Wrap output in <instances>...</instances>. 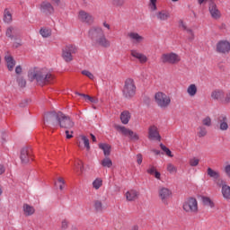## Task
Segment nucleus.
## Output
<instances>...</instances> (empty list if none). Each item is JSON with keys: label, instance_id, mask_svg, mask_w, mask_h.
Wrapping results in <instances>:
<instances>
[{"label": "nucleus", "instance_id": "obj_1", "mask_svg": "<svg viewBox=\"0 0 230 230\" xmlns=\"http://www.w3.org/2000/svg\"><path fill=\"white\" fill-rule=\"evenodd\" d=\"M44 119L52 127H60V128H65L66 130H71L75 127V122L71 119V117L60 111L47 113Z\"/></svg>", "mask_w": 230, "mask_h": 230}, {"label": "nucleus", "instance_id": "obj_2", "mask_svg": "<svg viewBox=\"0 0 230 230\" xmlns=\"http://www.w3.org/2000/svg\"><path fill=\"white\" fill-rule=\"evenodd\" d=\"M28 78L30 82H37L38 85H48V84H52L55 80V75L48 68H31L28 72Z\"/></svg>", "mask_w": 230, "mask_h": 230}, {"label": "nucleus", "instance_id": "obj_3", "mask_svg": "<svg viewBox=\"0 0 230 230\" xmlns=\"http://www.w3.org/2000/svg\"><path fill=\"white\" fill-rule=\"evenodd\" d=\"M88 37L94 46L101 48H111V40L105 36V31L100 26H93L88 31Z\"/></svg>", "mask_w": 230, "mask_h": 230}, {"label": "nucleus", "instance_id": "obj_4", "mask_svg": "<svg viewBox=\"0 0 230 230\" xmlns=\"http://www.w3.org/2000/svg\"><path fill=\"white\" fill-rule=\"evenodd\" d=\"M182 209L188 215H197L199 213V200L195 197L187 198L182 203Z\"/></svg>", "mask_w": 230, "mask_h": 230}, {"label": "nucleus", "instance_id": "obj_5", "mask_svg": "<svg viewBox=\"0 0 230 230\" xmlns=\"http://www.w3.org/2000/svg\"><path fill=\"white\" fill-rule=\"evenodd\" d=\"M136 83L134 82V79L132 78H128L124 82V86L122 89V94L123 97L126 98L127 100H131V98H134L136 96Z\"/></svg>", "mask_w": 230, "mask_h": 230}, {"label": "nucleus", "instance_id": "obj_6", "mask_svg": "<svg viewBox=\"0 0 230 230\" xmlns=\"http://www.w3.org/2000/svg\"><path fill=\"white\" fill-rule=\"evenodd\" d=\"M154 98L155 103L160 109H168V107H170L172 104V97L163 92L155 93Z\"/></svg>", "mask_w": 230, "mask_h": 230}, {"label": "nucleus", "instance_id": "obj_7", "mask_svg": "<svg viewBox=\"0 0 230 230\" xmlns=\"http://www.w3.org/2000/svg\"><path fill=\"white\" fill-rule=\"evenodd\" d=\"M210 97L216 102H220L222 105H229L230 103V91L225 92L222 89H216L211 92Z\"/></svg>", "mask_w": 230, "mask_h": 230}, {"label": "nucleus", "instance_id": "obj_8", "mask_svg": "<svg viewBox=\"0 0 230 230\" xmlns=\"http://www.w3.org/2000/svg\"><path fill=\"white\" fill-rule=\"evenodd\" d=\"M160 60L162 64H170L171 66H175L181 62V56L175 52H167L162 54Z\"/></svg>", "mask_w": 230, "mask_h": 230}, {"label": "nucleus", "instance_id": "obj_9", "mask_svg": "<svg viewBox=\"0 0 230 230\" xmlns=\"http://www.w3.org/2000/svg\"><path fill=\"white\" fill-rule=\"evenodd\" d=\"M216 51L219 55H229L230 41L228 40H220L216 44Z\"/></svg>", "mask_w": 230, "mask_h": 230}, {"label": "nucleus", "instance_id": "obj_10", "mask_svg": "<svg viewBox=\"0 0 230 230\" xmlns=\"http://www.w3.org/2000/svg\"><path fill=\"white\" fill-rule=\"evenodd\" d=\"M117 130L118 132L122 134V136H126V137H128L130 141H139V135L133 130L125 128V126H117Z\"/></svg>", "mask_w": 230, "mask_h": 230}, {"label": "nucleus", "instance_id": "obj_11", "mask_svg": "<svg viewBox=\"0 0 230 230\" xmlns=\"http://www.w3.org/2000/svg\"><path fill=\"white\" fill-rule=\"evenodd\" d=\"M208 13L213 21H220L222 19V12L215 2L208 4Z\"/></svg>", "mask_w": 230, "mask_h": 230}, {"label": "nucleus", "instance_id": "obj_12", "mask_svg": "<svg viewBox=\"0 0 230 230\" xmlns=\"http://www.w3.org/2000/svg\"><path fill=\"white\" fill-rule=\"evenodd\" d=\"M76 53V47L73 45H67L62 49V58L65 62H72L73 54Z\"/></svg>", "mask_w": 230, "mask_h": 230}, {"label": "nucleus", "instance_id": "obj_13", "mask_svg": "<svg viewBox=\"0 0 230 230\" xmlns=\"http://www.w3.org/2000/svg\"><path fill=\"white\" fill-rule=\"evenodd\" d=\"M154 17L158 22H167L172 19V13L166 9L158 10L155 13Z\"/></svg>", "mask_w": 230, "mask_h": 230}, {"label": "nucleus", "instance_id": "obj_14", "mask_svg": "<svg viewBox=\"0 0 230 230\" xmlns=\"http://www.w3.org/2000/svg\"><path fill=\"white\" fill-rule=\"evenodd\" d=\"M77 19L80 22H84V24H93V22H94V17H93V14L84 10L78 12Z\"/></svg>", "mask_w": 230, "mask_h": 230}, {"label": "nucleus", "instance_id": "obj_15", "mask_svg": "<svg viewBox=\"0 0 230 230\" xmlns=\"http://www.w3.org/2000/svg\"><path fill=\"white\" fill-rule=\"evenodd\" d=\"M127 37L135 46H139V44H143L145 42V37L137 31L128 32Z\"/></svg>", "mask_w": 230, "mask_h": 230}, {"label": "nucleus", "instance_id": "obj_16", "mask_svg": "<svg viewBox=\"0 0 230 230\" xmlns=\"http://www.w3.org/2000/svg\"><path fill=\"white\" fill-rule=\"evenodd\" d=\"M179 28L187 33V39L190 42H193V40H195V32H193L191 28L188 27L184 21H179Z\"/></svg>", "mask_w": 230, "mask_h": 230}, {"label": "nucleus", "instance_id": "obj_17", "mask_svg": "<svg viewBox=\"0 0 230 230\" xmlns=\"http://www.w3.org/2000/svg\"><path fill=\"white\" fill-rule=\"evenodd\" d=\"M217 186H219L221 189V193L226 199V200H230V187L227 185V182H226L224 180L219 179L217 181Z\"/></svg>", "mask_w": 230, "mask_h": 230}, {"label": "nucleus", "instance_id": "obj_18", "mask_svg": "<svg viewBox=\"0 0 230 230\" xmlns=\"http://www.w3.org/2000/svg\"><path fill=\"white\" fill-rule=\"evenodd\" d=\"M31 149L28 147H23L21 150L20 159L23 164H27L29 161H33V157L31 156Z\"/></svg>", "mask_w": 230, "mask_h": 230}, {"label": "nucleus", "instance_id": "obj_19", "mask_svg": "<svg viewBox=\"0 0 230 230\" xmlns=\"http://www.w3.org/2000/svg\"><path fill=\"white\" fill-rule=\"evenodd\" d=\"M158 195L164 204H168V199L172 197V191L166 187H160Z\"/></svg>", "mask_w": 230, "mask_h": 230}, {"label": "nucleus", "instance_id": "obj_20", "mask_svg": "<svg viewBox=\"0 0 230 230\" xmlns=\"http://www.w3.org/2000/svg\"><path fill=\"white\" fill-rule=\"evenodd\" d=\"M40 10L41 13H45V15H52L55 13V7L49 2H42L40 5Z\"/></svg>", "mask_w": 230, "mask_h": 230}, {"label": "nucleus", "instance_id": "obj_21", "mask_svg": "<svg viewBox=\"0 0 230 230\" xmlns=\"http://www.w3.org/2000/svg\"><path fill=\"white\" fill-rule=\"evenodd\" d=\"M130 55L133 58H137L140 64H146L148 62V57L137 50H131Z\"/></svg>", "mask_w": 230, "mask_h": 230}, {"label": "nucleus", "instance_id": "obj_22", "mask_svg": "<svg viewBox=\"0 0 230 230\" xmlns=\"http://www.w3.org/2000/svg\"><path fill=\"white\" fill-rule=\"evenodd\" d=\"M4 62H5V66H6L7 69H8V71H13L17 62L10 55V53L5 54V56H4Z\"/></svg>", "mask_w": 230, "mask_h": 230}, {"label": "nucleus", "instance_id": "obj_23", "mask_svg": "<svg viewBox=\"0 0 230 230\" xmlns=\"http://www.w3.org/2000/svg\"><path fill=\"white\" fill-rule=\"evenodd\" d=\"M148 138L149 139H156L157 141H161V136L159 135V131L157 130V127L150 126L148 128Z\"/></svg>", "mask_w": 230, "mask_h": 230}, {"label": "nucleus", "instance_id": "obj_24", "mask_svg": "<svg viewBox=\"0 0 230 230\" xmlns=\"http://www.w3.org/2000/svg\"><path fill=\"white\" fill-rule=\"evenodd\" d=\"M217 121L219 123L220 130H227L229 128V125L227 124V117L226 115H220L217 118Z\"/></svg>", "mask_w": 230, "mask_h": 230}, {"label": "nucleus", "instance_id": "obj_25", "mask_svg": "<svg viewBox=\"0 0 230 230\" xmlns=\"http://www.w3.org/2000/svg\"><path fill=\"white\" fill-rule=\"evenodd\" d=\"M125 197L128 202H134L139 197V192L136 190H130L126 192Z\"/></svg>", "mask_w": 230, "mask_h": 230}, {"label": "nucleus", "instance_id": "obj_26", "mask_svg": "<svg viewBox=\"0 0 230 230\" xmlns=\"http://www.w3.org/2000/svg\"><path fill=\"white\" fill-rule=\"evenodd\" d=\"M199 92V88L197 87V84H190L188 87H187V94L190 97V98H194V96H197V93Z\"/></svg>", "mask_w": 230, "mask_h": 230}, {"label": "nucleus", "instance_id": "obj_27", "mask_svg": "<svg viewBox=\"0 0 230 230\" xmlns=\"http://www.w3.org/2000/svg\"><path fill=\"white\" fill-rule=\"evenodd\" d=\"M120 121L123 125H128L130 121V112L128 111H124L120 113Z\"/></svg>", "mask_w": 230, "mask_h": 230}, {"label": "nucleus", "instance_id": "obj_28", "mask_svg": "<svg viewBox=\"0 0 230 230\" xmlns=\"http://www.w3.org/2000/svg\"><path fill=\"white\" fill-rule=\"evenodd\" d=\"M201 202L203 206H206L207 208H210L211 209L215 208V202L209 197H206V196L201 197Z\"/></svg>", "mask_w": 230, "mask_h": 230}, {"label": "nucleus", "instance_id": "obj_29", "mask_svg": "<svg viewBox=\"0 0 230 230\" xmlns=\"http://www.w3.org/2000/svg\"><path fill=\"white\" fill-rule=\"evenodd\" d=\"M40 35H41V37H43V39H49V37H51V35H52L51 28L42 27L40 30Z\"/></svg>", "mask_w": 230, "mask_h": 230}, {"label": "nucleus", "instance_id": "obj_30", "mask_svg": "<svg viewBox=\"0 0 230 230\" xmlns=\"http://www.w3.org/2000/svg\"><path fill=\"white\" fill-rule=\"evenodd\" d=\"M99 148L103 151V154L106 157H109L111 155V145L105 144V143H101L99 144Z\"/></svg>", "mask_w": 230, "mask_h": 230}, {"label": "nucleus", "instance_id": "obj_31", "mask_svg": "<svg viewBox=\"0 0 230 230\" xmlns=\"http://www.w3.org/2000/svg\"><path fill=\"white\" fill-rule=\"evenodd\" d=\"M147 173H149V175H154L155 179L161 181V172H157L155 166L150 165L149 168L147 169Z\"/></svg>", "mask_w": 230, "mask_h": 230}, {"label": "nucleus", "instance_id": "obj_32", "mask_svg": "<svg viewBox=\"0 0 230 230\" xmlns=\"http://www.w3.org/2000/svg\"><path fill=\"white\" fill-rule=\"evenodd\" d=\"M17 33H18L17 28L11 26L7 28L5 35L9 39H14V37H17Z\"/></svg>", "mask_w": 230, "mask_h": 230}, {"label": "nucleus", "instance_id": "obj_33", "mask_svg": "<svg viewBox=\"0 0 230 230\" xmlns=\"http://www.w3.org/2000/svg\"><path fill=\"white\" fill-rule=\"evenodd\" d=\"M23 213L25 217H31L35 213V208L28 204L23 205Z\"/></svg>", "mask_w": 230, "mask_h": 230}, {"label": "nucleus", "instance_id": "obj_34", "mask_svg": "<svg viewBox=\"0 0 230 230\" xmlns=\"http://www.w3.org/2000/svg\"><path fill=\"white\" fill-rule=\"evenodd\" d=\"M207 173L208 177H211V179H217V181L220 179V172L213 170L210 167L207 169Z\"/></svg>", "mask_w": 230, "mask_h": 230}, {"label": "nucleus", "instance_id": "obj_35", "mask_svg": "<svg viewBox=\"0 0 230 230\" xmlns=\"http://www.w3.org/2000/svg\"><path fill=\"white\" fill-rule=\"evenodd\" d=\"M12 11L10 9H5L4 11V21L7 23L12 22Z\"/></svg>", "mask_w": 230, "mask_h": 230}, {"label": "nucleus", "instance_id": "obj_36", "mask_svg": "<svg viewBox=\"0 0 230 230\" xmlns=\"http://www.w3.org/2000/svg\"><path fill=\"white\" fill-rule=\"evenodd\" d=\"M75 172H84V162L82 160H76L74 164Z\"/></svg>", "mask_w": 230, "mask_h": 230}, {"label": "nucleus", "instance_id": "obj_37", "mask_svg": "<svg viewBox=\"0 0 230 230\" xmlns=\"http://www.w3.org/2000/svg\"><path fill=\"white\" fill-rule=\"evenodd\" d=\"M102 186H103V181L102 180V178H97L93 181V188L94 190H100Z\"/></svg>", "mask_w": 230, "mask_h": 230}, {"label": "nucleus", "instance_id": "obj_38", "mask_svg": "<svg viewBox=\"0 0 230 230\" xmlns=\"http://www.w3.org/2000/svg\"><path fill=\"white\" fill-rule=\"evenodd\" d=\"M55 186L59 188L60 191H62V190H64L66 186V181H64V178L62 177L58 178L57 182H55Z\"/></svg>", "mask_w": 230, "mask_h": 230}, {"label": "nucleus", "instance_id": "obj_39", "mask_svg": "<svg viewBox=\"0 0 230 230\" xmlns=\"http://www.w3.org/2000/svg\"><path fill=\"white\" fill-rule=\"evenodd\" d=\"M93 208L95 210L102 212L103 209H105V207L103 206V203L100 200H95L93 202Z\"/></svg>", "mask_w": 230, "mask_h": 230}, {"label": "nucleus", "instance_id": "obj_40", "mask_svg": "<svg viewBox=\"0 0 230 230\" xmlns=\"http://www.w3.org/2000/svg\"><path fill=\"white\" fill-rule=\"evenodd\" d=\"M101 164L103 166V168H111L112 166V160H111L109 157H106L102 160Z\"/></svg>", "mask_w": 230, "mask_h": 230}, {"label": "nucleus", "instance_id": "obj_41", "mask_svg": "<svg viewBox=\"0 0 230 230\" xmlns=\"http://www.w3.org/2000/svg\"><path fill=\"white\" fill-rule=\"evenodd\" d=\"M198 137H205V136H208V129L204 128V126H200L198 128Z\"/></svg>", "mask_w": 230, "mask_h": 230}, {"label": "nucleus", "instance_id": "obj_42", "mask_svg": "<svg viewBox=\"0 0 230 230\" xmlns=\"http://www.w3.org/2000/svg\"><path fill=\"white\" fill-rule=\"evenodd\" d=\"M111 3L114 8H121L125 4V0H111Z\"/></svg>", "mask_w": 230, "mask_h": 230}, {"label": "nucleus", "instance_id": "obj_43", "mask_svg": "<svg viewBox=\"0 0 230 230\" xmlns=\"http://www.w3.org/2000/svg\"><path fill=\"white\" fill-rule=\"evenodd\" d=\"M166 170L169 173H177V166H175L173 164L169 163L167 164Z\"/></svg>", "mask_w": 230, "mask_h": 230}, {"label": "nucleus", "instance_id": "obj_44", "mask_svg": "<svg viewBox=\"0 0 230 230\" xmlns=\"http://www.w3.org/2000/svg\"><path fill=\"white\" fill-rule=\"evenodd\" d=\"M160 148L163 150V152H164L165 155H167L168 157H173L172 151L170 150V148L166 147V146L161 144Z\"/></svg>", "mask_w": 230, "mask_h": 230}, {"label": "nucleus", "instance_id": "obj_45", "mask_svg": "<svg viewBox=\"0 0 230 230\" xmlns=\"http://www.w3.org/2000/svg\"><path fill=\"white\" fill-rule=\"evenodd\" d=\"M17 84L19 85V87H21L22 89L26 87V79H24V77L19 75L17 77Z\"/></svg>", "mask_w": 230, "mask_h": 230}, {"label": "nucleus", "instance_id": "obj_46", "mask_svg": "<svg viewBox=\"0 0 230 230\" xmlns=\"http://www.w3.org/2000/svg\"><path fill=\"white\" fill-rule=\"evenodd\" d=\"M81 139L84 143V147L86 148L87 151L91 150V146L89 144V138H87V137L85 136H81Z\"/></svg>", "mask_w": 230, "mask_h": 230}, {"label": "nucleus", "instance_id": "obj_47", "mask_svg": "<svg viewBox=\"0 0 230 230\" xmlns=\"http://www.w3.org/2000/svg\"><path fill=\"white\" fill-rule=\"evenodd\" d=\"M148 6L152 12L157 11V0H150Z\"/></svg>", "mask_w": 230, "mask_h": 230}, {"label": "nucleus", "instance_id": "obj_48", "mask_svg": "<svg viewBox=\"0 0 230 230\" xmlns=\"http://www.w3.org/2000/svg\"><path fill=\"white\" fill-rule=\"evenodd\" d=\"M199 163H200V159L197 158V157H192L189 160V164L190 166L195 167L199 164Z\"/></svg>", "mask_w": 230, "mask_h": 230}, {"label": "nucleus", "instance_id": "obj_49", "mask_svg": "<svg viewBox=\"0 0 230 230\" xmlns=\"http://www.w3.org/2000/svg\"><path fill=\"white\" fill-rule=\"evenodd\" d=\"M202 125H204V127H211V118L210 117H205L202 120H201Z\"/></svg>", "mask_w": 230, "mask_h": 230}, {"label": "nucleus", "instance_id": "obj_50", "mask_svg": "<svg viewBox=\"0 0 230 230\" xmlns=\"http://www.w3.org/2000/svg\"><path fill=\"white\" fill-rule=\"evenodd\" d=\"M82 75L87 76V78H89L90 80H94V75H93V73L88 70H83Z\"/></svg>", "mask_w": 230, "mask_h": 230}, {"label": "nucleus", "instance_id": "obj_51", "mask_svg": "<svg viewBox=\"0 0 230 230\" xmlns=\"http://www.w3.org/2000/svg\"><path fill=\"white\" fill-rule=\"evenodd\" d=\"M76 94H78L79 96H82L83 98H84V100H88V102H94V99H93V97L89 96V95H85L84 93H76Z\"/></svg>", "mask_w": 230, "mask_h": 230}, {"label": "nucleus", "instance_id": "obj_52", "mask_svg": "<svg viewBox=\"0 0 230 230\" xmlns=\"http://www.w3.org/2000/svg\"><path fill=\"white\" fill-rule=\"evenodd\" d=\"M67 227H69V222L67 220H63L61 222V228L63 230H66V229H67Z\"/></svg>", "mask_w": 230, "mask_h": 230}, {"label": "nucleus", "instance_id": "obj_53", "mask_svg": "<svg viewBox=\"0 0 230 230\" xmlns=\"http://www.w3.org/2000/svg\"><path fill=\"white\" fill-rule=\"evenodd\" d=\"M65 134H66V139H71V137H73L74 132H73V130L69 131V129H66L65 131Z\"/></svg>", "mask_w": 230, "mask_h": 230}, {"label": "nucleus", "instance_id": "obj_54", "mask_svg": "<svg viewBox=\"0 0 230 230\" xmlns=\"http://www.w3.org/2000/svg\"><path fill=\"white\" fill-rule=\"evenodd\" d=\"M137 164H141L143 163V155L142 154L137 155Z\"/></svg>", "mask_w": 230, "mask_h": 230}, {"label": "nucleus", "instance_id": "obj_55", "mask_svg": "<svg viewBox=\"0 0 230 230\" xmlns=\"http://www.w3.org/2000/svg\"><path fill=\"white\" fill-rule=\"evenodd\" d=\"M218 30H220L221 31H226V30H227V24L222 22V23L218 26Z\"/></svg>", "mask_w": 230, "mask_h": 230}, {"label": "nucleus", "instance_id": "obj_56", "mask_svg": "<svg viewBox=\"0 0 230 230\" xmlns=\"http://www.w3.org/2000/svg\"><path fill=\"white\" fill-rule=\"evenodd\" d=\"M52 4H54V6H60L62 4V1L61 0H50Z\"/></svg>", "mask_w": 230, "mask_h": 230}, {"label": "nucleus", "instance_id": "obj_57", "mask_svg": "<svg viewBox=\"0 0 230 230\" xmlns=\"http://www.w3.org/2000/svg\"><path fill=\"white\" fill-rule=\"evenodd\" d=\"M215 0H198V4H204V3H214Z\"/></svg>", "mask_w": 230, "mask_h": 230}, {"label": "nucleus", "instance_id": "obj_58", "mask_svg": "<svg viewBox=\"0 0 230 230\" xmlns=\"http://www.w3.org/2000/svg\"><path fill=\"white\" fill-rule=\"evenodd\" d=\"M15 73H16V75H21V73H22V66H21L20 65L17 66L15 67Z\"/></svg>", "mask_w": 230, "mask_h": 230}, {"label": "nucleus", "instance_id": "obj_59", "mask_svg": "<svg viewBox=\"0 0 230 230\" xmlns=\"http://www.w3.org/2000/svg\"><path fill=\"white\" fill-rule=\"evenodd\" d=\"M102 26L103 28H106V30H111V24H109L107 22H103Z\"/></svg>", "mask_w": 230, "mask_h": 230}, {"label": "nucleus", "instance_id": "obj_60", "mask_svg": "<svg viewBox=\"0 0 230 230\" xmlns=\"http://www.w3.org/2000/svg\"><path fill=\"white\" fill-rule=\"evenodd\" d=\"M5 169H4V165L0 164V175H3V173H4Z\"/></svg>", "mask_w": 230, "mask_h": 230}, {"label": "nucleus", "instance_id": "obj_61", "mask_svg": "<svg viewBox=\"0 0 230 230\" xmlns=\"http://www.w3.org/2000/svg\"><path fill=\"white\" fill-rule=\"evenodd\" d=\"M91 137H92V141H93V143H96V137L91 134Z\"/></svg>", "mask_w": 230, "mask_h": 230}, {"label": "nucleus", "instance_id": "obj_62", "mask_svg": "<svg viewBox=\"0 0 230 230\" xmlns=\"http://www.w3.org/2000/svg\"><path fill=\"white\" fill-rule=\"evenodd\" d=\"M153 152L155 154V155H159V154H161V151L155 149H154Z\"/></svg>", "mask_w": 230, "mask_h": 230}, {"label": "nucleus", "instance_id": "obj_63", "mask_svg": "<svg viewBox=\"0 0 230 230\" xmlns=\"http://www.w3.org/2000/svg\"><path fill=\"white\" fill-rule=\"evenodd\" d=\"M3 195V186L0 185V196Z\"/></svg>", "mask_w": 230, "mask_h": 230}, {"label": "nucleus", "instance_id": "obj_64", "mask_svg": "<svg viewBox=\"0 0 230 230\" xmlns=\"http://www.w3.org/2000/svg\"><path fill=\"white\" fill-rule=\"evenodd\" d=\"M172 3H177V1H179V0H172Z\"/></svg>", "mask_w": 230, "mask_h": 230}]
</instances>
